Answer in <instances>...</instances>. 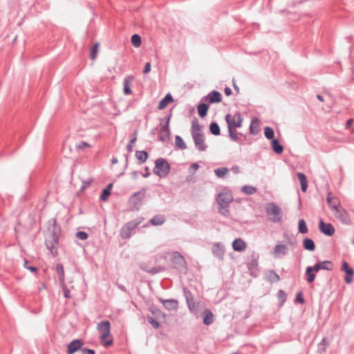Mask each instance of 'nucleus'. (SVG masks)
<instances>
[{"instance_id":"nucleus-1","label":"nucleus","mask_w":354,"mask_h":354,"mask_svg":"<svg viewBox=\"0 0 354 354\" xmlns=\"http://www.w3.org/2000/svg\"><path fill=\"white\" fill-rule=\"evenodd\" d=\"M52 222V227H48V232L47 233L45 238V245L47 249L50 251V254L53 257H56L58 254L57 248L59 245L60 227L57 225V221L55 218H53L49 221L50 223Z\"/></svg>"},{"instance_id":"nucleus-2","label":"nucleus","mask_w":354,"mask_h":354,"mask_svg":"<svg viewBox=\"0 0 354 354\" xmlns=\"http://www.w3.org/2000/svg\"><path fill=\"white\" fill-rule=\"evenodd\" d=\"M202 126L198 122L197 118L192 121L191 133L196 148L200 151H204L207 149V145L205 143V135L201 133Z\"/></svg>"},{"instance_id":"nucleus-3","label":"nucleus","mask_w":354,"mask_h":354,"mask_svg":"<svg viewBox=\"0 0 354 354\" xmlns=\"http://www.w3.org/2000/svg\"><path fill=\"white\" fill-rule=\"evenodd\" d=\"M216 200L219 206L218 212L225 216H227L230 214L228 207L233 201L232 193L228 190H223L217 194Z\"/></svg>"},{"instance_id":"nucleus-4","label":"nucleus","mask_w":354,"mask_h":354,"mask_svg":"<svg viewBox=\"0 0 354 354\" xmlns=\"http://www.w3.org/2000/svg\"><path fill=\"white\" fill-rule=\"evenodd\" d=\"M172 268L180 274H187L188 268L185 257L178 251L171 253Z\"/></svg>"},{"instance_id":"nucleus-5","label":"nucleus","mask_w":354,"mask_h":354,"mask_svg":"<svg viewBox=\"0 0 354 354\" xmlns=\"http://www.w3.org/2000/svg\"><path fill=\"white\" fill-rule=\"evenodd\" d=\"M171 166L164 158H158L155 160L153 172L160 178H165L170 172Z\"/></svg>"},{"instance_id":"nucleus-6","label":"nucleus","mask_w":354,"mask_h":354,"mask_svg":"<svg viewBox=\"0 0 354 354\" xmlns=\"http://www.w3.org/2000/svg\"><path fill=\"white\" fill-rule=\"evenodd\" d=\"M143 217H138L134 220L127 222L120 229V236L122 239H129L131 236V232L143 221Z\"/></svg>"},{"instance_id":"nucleus-7","label":"nucleus","mask_w":354,"mask_h":354,"mask_svg":"<svg viewBox=\"0 0 354 354\" xmlns=\"http://www.w3.org/2000/svg\"><path fill=\"white\" fill-rule=\"evenodd\" d=\"M147 188L143 187L140 191L136 192L132 194L129 198V203L131 204L133 210H139L142 205L143 199L145 197Z\"/></svg>"},{"instance_id":"nucleus-8","label":"nucleus","mask_w":354,"mask_h":354,"mask_svg":"<svg viewBox=\"0 0 354 354\" xmlns=\"http://www.w3.org/2000/svg\"><path fill=\"white\" fill-rule=\"evenodd\" d=\"M225 121L227 124V129H233L241 127L243 122V117L240 112H236L233 116L228 113L225 115Z\"/></svg>"},{"instance_id":"nucleus-9","label":"nucleus","mask_w":354,"mask_h":354,"mask_svg":"<svg viewBox=\"0 0 354 354\" xmlns=\"http://www.w3.org/2000/svg\"><path fill=\"white\" fill-rule=\"evenodd\" d=\"M266 212L268 214L274 215V218L272 219L273 222H280L281 221L282 216L281 214V209L274 203L268 204Z\"/></svg>"},{"instance_id":"nucleus-10","label":"nucleus","mask_w":354,"mask_h":354,"mask_svg":"<svg viewBox=\"0 0 354 354\" xmlns=\"http://www.w3.org/2000/svg\"><path fill=\"white\" fill-rule=\"evenodd\" d=\"M201 101H204L207 104L219 103L222 101V95L219 91L214 90L203 97Z\"/></svg>"},{"instance_id":"nucleus-11","label":"nucleus","mask_w":354,"mask_h":354,"mask_svg":"<svg viewBox=\"0 0 354 354\" xmlns=\"http://www.w3.org/2000/svg\"><path fill=\"white\" fill-rule=\"evenodd\" d=\"M84 345V341L82 339H75L71 341L66 347L67 354H74L78 351H81Z\"/></svg>"},{"instance_id":"nucleus-12","label":"nucleus","mask_w":354,"mask_h":354,"mask_svg":"<svg viewBox=\"0 0 354 354\" xmlns=\"http://www.w3.org/2000/svg\"><path fill=\"white\" fill-rule=\"evenodd\" d=\"M335 217L339 219L342 223L349 225L351 223L348 213L343 208L339 207L335 210Z\"/></svg>"},{"instance_id":"nucleus-13","label":"nucleus","mask_w":354,"mask_h":354,"mask_svg":"<svg viewBox=\"0 0 354 354\" xmlns=\"http://www.w3.org/2000/svg\"><path fill=\"white\" fill-rule=\"evenodd\" d=\"M319 229L322 234L328 236H333L335 231L331 223H326L322 219L319 222Z\"/></svg>"},{"instance_id":"nucleus-14","label":"nucleus","mask_w":354,"mask_h":354,"mask_svg":"<svg viewBox=\"0 0 354 354\" xmlns=\"http://www.w3.org/2000/svg\"><path fill=\"white\" fill-rule=\"evenodd\" d=\"M342 270L346 274L344 281L346 283H351L353 281V276L354 275V270L350 267L349 264L344 261L342 264Z\"/></svg>"},{"instance_id":"nucleus-15","label":"nucleus","mask_w":354,"mask_h":354,"mask_svg":"<svg viewBox=\"0 0 354 354\" xmlns=\"http://www.w3.org/2000/svg\"><path fill=\"white\" fill-rule=\"evenodd\" d=\"M313 267L317 272L320 270L330 271L333 269V263L330 261L325 260L317 262Z\"/></svg>"},{"instance_id":"nucleus-16","label":"nucleus","mask_w":354,"mask_h":354,"mask_svg":"<svg viewBox=\"0 0 354 354\" xmlns=\"http://www.w3.org/2000/svg\"><path fill=\"white\" fill-rule=\"evenodd\" d=\"M158 301L162 303L164 307L168 310H176L178 308V301L176 299H164L162 298H158Z\"/></svg>"},{"instance_id":"nucleus-17","label":"nucleus","mask_w":354,"mask_h":354,"mask_svg":"<svg viewBox=\"0 0 354 354\" xmlns=\"http://www.w3.org/2000/svg\"><path fill=\"white\" fill-rule=\"evenodd\" d=\"M230 138L234 142L243 145V141L246 140V136L236 131V129H227Z\"/></svg>"},{"instance_id":"nucleus-18","label":"nucleus","mask_w":354,"mask_h":354,"mask_svg":"<svg viewBox=\"0 0 354 354\" xmlns=\"http://www.w3.org/2000/svg\"><path fill=\"white\" fill-rule=\"evenodd\" d=\"M212 251L213 254L219 260L223 259L225 249L223 245L221 243H214L212 248Z\"/></svg>"},{"instance_id":"nucleus-19","label":"nucleus","mask_w":354,"mask_h":354,"mask_svg":"<svg viewBox=\"0 0 354 354\" xmlns=\"http://www.w3.org/2000/svg\"><path fill=\"white\" fill-rule=\"evenodd\" d=\"M326 201L329 207L333 210H336L340 207V202L338 198L332 196L331 192H328L326 197Z\"/></svg>"},{"instance_id":"nucleus-20","label":"nucleus","mask_w":354,"mask_h":354,"mask_svg":"<svg viewBox=\"0 0 354 354\" xmlns=\"http://www.w3.org/2000/svg\"><path fill=\"white\" fill-rule=\"evenodd\" d=\"M245 242L241 239H236L232 242V248L236 252L244 251L246 248Z\"/></svg>"},{"instance_id":"nucleus-21","label":"nucleus","mask_w":354,"mask_h":354,"mask_svg":"<svg viewBox=\"0 0 354 354\" xmlns=\"http://www.w3.org/2000/svg\"><path fill=\"white\" fill-rule=\"evenodd\" d=\"M197 109L199 116L201 118H204L207 114L209 109V104L201 100L200 103L197 106Z\"/></svg>"},{"instance_id":"nucleus-22","label":"nucleus","mask_w":354,"mask_h":354,"mask_svg":"<svg viewBox=\"0 0 354 354\" xmlns=\"http://www.w3.org/2000/svg\"><path fill=\"white\" fill-rule=\"evenodd\" d=\"M97 330L101 332V333H111V324L108 320H104L100 322L97 326Z\"/></svg>"},{"instance_id":"nucleus-23","label":"nucleus","mask_w":354,"mask_h":354,"mask_svg":"<svg viewBox=\"0 0 354 354\" xmlns=\"http://www.w3.org/2000/svg\"><path fill=\"white\" fill-rule=\"evenodd\" d=\"M166 221V218L163 214H156L153 216L150 220L149 223L153 226L161 225Z\"/></svg>"},{"instance_id":"nucleus-24","label":"nucleus","mask_w":354,"mask_h":354,"mask_svg":"<svg viewBox=\"0 0 354 354\" xmlns=\"http://www.w3.org/2000/svg\"><path fill=\"white\" fill-rule=\"evenodd\" d=\"M174 101L173 97L171 93H167L165 96L160 101L158 109L159 110H162L167 107V106Z\"/></svg>"},{"instance_id":"nucleus-25","label":"nucleus","mask_w":354,"mask_h":354,"mask_svg":"<svg viewBox=\"0 0 354 354\" xmlns=\"http://www.w3.org/2000/svg\"><path fill=\"white\" fill-rule=\"evenodd\" d=\"M203 324L205 325L209 326L214 322V315L211 310L208 308H205L203 312Z\"/></svg>"},{"instance_id":"nucleus-26","label":"nucleus","mask_w":354,"mask_h":354,"mask_svg":"<svg viewBox=\"0 0 354 354\" xmlns=\"http://www.w3.org/2000/svg\"><path fill=\"white\" fill-rule=\"evenodd\" d=\"M133 80V76L129 75L127 76L123 81L124 85V95H130L132 93V91L130 87L131 82Z\"/></svg>"},{"instance_id":"nucleus-27","label":"nucleus","mask_w":354,"mask_h":354,"mask_svg":"<svg viewBox=\"0 0 354 354\" xmlns=\"http://www.w3.org/2000/svg\"><path fill=\"white\" fill-rule=\"evenodd\" d=\"M250 133L252 135H257L260 131V126L259 122L257 118H254L252 120L250 127Z\"/></svg>"},{"instance_id":"nucleus-28","label":"nucleus","mask_w":354,"mask_h":354,"mask_svg":"<svg viewBox=\"0 0 354 354\" xmlns=\"http://www.w3.org/2000/svg\"><path fill=\"white\" fill-rule=\"evenodd\" d=\"M135 156L138 160L139 165L145 163L149 158L148 152L145 150L136 151Z\"/></svg>"},{"instance_id":"nucleus-29","label":"nucleus","mask_w":354,"mask_h":354,"mask_svg":"<svg viewBox=\"0 0 354 354\" xmlns=\"http://www.w3.org/2000/svg\"><path fill=\"white\" fill-rule=\"evenodd\" d=\"M315 271L313 266H308L306 269L305 274L306 276V281L308 283H313L315 279Z\"/></svg>"},{"instance_id":"nucleus-30","label":"nucleus","mask_w":354,"mask_h":354,"mask_svg":"<svg viewBox=\"0 0 354 354\" xmlns=\"http://www.w3.org/2000/svg\"><path fill=\"white\" fill-rule=\"evenodd\" d=\"M271 147L273 151L277 154H281L283 151V147L280 144L278 139L271 140Z\"/></svg>"},{"instance_id":"nucleus-31","label":"nucleus","mask_w":354,"mask_h":354,"mask_svg":"<svg viewBox=\"0 0 354 354\" xmlns=\"http://www.w3.org/2000/svg\"><path fill=\"white\" fill-rule=\"evenodd\" d=\"M330 343L326 337H324L318 344L317 350L320 354H324Z\"/></svg>"},{"instance_id":"nucleus-32","label":"nucleus","mask_w":354,"mask_h":354,"mask_svg":"<svg viewBox=\"0 0 354 354\" xmlns=\"http://www.w3.org/2000/svg\"><path fill=\"white\" fill-rule=\"evenodd\" d=\"M303 247L305 250L310 252L314 251L316 248L314 241L310 238H305L303 240Z\"/></svg>"},{"instance_id":"nucleus-33","label":"nucleus","mask_w":354,"mask_h":354,"mask_svg":"<svg viewBox=\"0 0 354 354\" xmlns=\"http://www.w3.org/2000/svg\"><path fill=\"white\" fill-rule=\"evenodd\" d=\"M266 280L270 283H273L278 282L280 280V277L274 270H270L266 275Z\"/></svg>"},{"instance_id":"nucleus-34","label":"nucleus","mask_w":354,"mask_h":354,"mask_svg":"<svg viewBox=\"0 0 354 354\" xmlns=\"http://www.w3.org/2000/svg\"><path fill=\"white\" fill-rule=\"evenodd\" d=\"M109 336H111V333H109V334L101 333V335H100V339H101L102 344L105 347H109V346H112L113 344V338L107 339V337Z\"/></svg>"},{"instance_id":"nucleus-35","label":"nucleus","mask_w":354,"mask_h":354,"mask_svg":"<svg viewBox=\"0 0 354 354\" xmlns=\"http://www.w3.org/2000/svg\"><path fill=\"white\" fill-rule=\"evenodd\" d=\"M56 272L58 275L59 283H64V266L61 263H57L56 266Z\"/></svg>"},{"instance_id":"nucleus-36","label":"nucleus","mask_w":354,"mask_h":354,"mask_svg":"<svg viewBox=\"0 0 354 354\" xmlns=\"http://www.w3.org/2000/svg\"><path fill=\"white\" fill-rule=\"evenodd\" d=\"M183 292H184V295L186 299V302H187V306L190 307L192 303H195L194 301L193 295L191 292V291L189 290H188L187 288H183Z\"/></svg>"},{"instance_id":"nucleus-37","label":"nucleus","mask_w":354,"mask_h":354,"mask_svg":"<svg viewBox=\"0 0 354 354\" xmlns=\"http://www.w3.org/2000/svg\"><path fill=\"white\" fill-rule=\"evenodd\" d=\"M288 252V248L285 245L278 244L274 247V253L275 255H279L280 254L286 255Z\"/></svg>"},{"instance_id":"nucleus-38","label":"nucleus","mask_w":354,"mask_h":354,"mask_svg":"<svg viewBox=\"0 0 354 354\" xmlns=\"http://www.w3.org/2000/svg\"><path fill=\"white\" fill-rule=\"evenodd\" d=\"M209 131L214 136H219L221 134V129L216 122H212L209 124Z\"/></svg>"},{"instance_id":"nucleus-39","label":"nucleus","mask_w":354,"mask_h":354,"mask_svg":"<svg viewBox=\"0 0 354 354\" xmlns=\"http://www.w3.org/2000/svg\"><path fill=\"white\" fill-rule=\"evenodd\" d=\"M150 312L152 313L153 315L155 316L156 319H158L160 317H165V314L162 311H161L159 308H156L153 305H152L149 308Z\"/></svg>"},{"instance_id":"nucleus-40","label":"nucleus","mask_w":354,"mask_h":354,"mask_svg":"<svg viewBox=\"0 0 354 354\" xmlns=\"http://www.w3.org/2000/svg\"><path fill=\"white\" fill-rule=\"evenodd\" d=\"M131 44L136 48H138L142 44V38L138 34H133L131 38Z\"/></svg>"},{"instance_id":"nucleus-41","label":"nucleus","mask_w":354,"mask_h":354,"mask_svg":"<svg viewBox=\"0 0 354 354\" xmlns=\"http://www.w3.org/2000/svg\"><path fill=\"white\" fill-rule=\"evenodd\" d=\"M308 229L304 219H300L298 223V232L301 234H306Z\"/></svg>"},{"instance_id":"nucleus-42","label":"nucleus","mask_w":354,"mask_h":354,"mask_svg":"<svg viewBox=\"0 0 354 354\" xmlns=\"http://www.w3.org/2000/svg\"><path fill=\"white\" fill-rule=\"evenodd\" d=\"M264 135L268 140H272L274 139V131L272 127H266L264 129Z\"/></svg>"},{"instance_id":"nucleus-43","label":"nucleus","mask_w":354,"mask_h":354,"mask_svg":"<svg viewBox=\"0 0 354 354\" xmlns=\"http://www.w3.org/2000/svg\"><path fill=\"white\" fill-rule=\"evenodd\" d=\"M227 172L228 169L227 167H219L214 169V174L218 178H224Z\"/></svg>"},{"instance_id":"nucleus-44","label":"nucleus","mask_w":354,"mask_h":354,"mask_svg":"<svg viewBox=\"0 0 354 354\" xmlns=\"http://www.w3.org/2000/svg\"><path fill=\"white\" fill-rule=\"evenodd\" d=\"M175 144L177 147L180 149H185L187 148V145L183 141V139L180 136H176L175 137Z\"/></svg>"},{"instance_id":"nucleus-45","label":"nucleus","mask_w":354,"mask_h":354,"mask_svg":"<svg viewBox=\"0 0 354 354\" xmlns=\"http://www.w3.org/2000/svg\"><path fill=\"white\" fill-rule=\"evenodd\" d=\"M99 43H95L90 50V58L91 59H95L97 57L98 48H99Z\"/></svg>"},{"instance_id":"nucleus-46","label":"nucleus","mask_w":354,"mask_h":354,"mask_svg":"<svg viewBox=\"0 0 354 354\" xmlns=\"http://www.w3.org/2000/svg\"><path fill=\"white\" fill-rule=\"evenodd\" d=\"M241 190L245 194L251 195L256 192L257 188L251 185H244L242 187Z\"/></svg>"},{"instance_id":"nucleus-47","label":"nucleus","mask_w":354,"mask_h":354,"mask_svg":"<svg viewBox=\"0 0 354 354\" xmlns=\"http://www.w3.org/2000/svg\"><path fill=\"white\" fill-rule=\"evenodd\" d=\"M277 297L280 301V306H282L286 301L287 295L283 290H279L277 293Z\"/></svg>"},{"instance_id":"nucleus-48","label":"nucleus","mask_w":354,"mask_h":354,"mask_svg":"<svg viewBox=\"0 0 354 354\" xmlns=\"http://www.w3.org/2000/svg\"><path fill=\"white\" fill-rule=\"evenodd\" d=\"M202 306V302L199 301L197 303H192L190 307H188L189 310L194 313L197 314L198 313L199 308Z\"/></svg>"},{"instance_id":"nucleus-49","label":"nucleus","mask_w":354,"mask_h":354,"mask_svg":"<svg viewBox=\"0 0 354 354\" xmlns=\"http://www.w3.org/2000/svg\"><path fill=\"white\" fill-rule=\"evenodd\" d=\"M147 319L148 322L154 328H159L160 327V323L156 321L154 318H153L150 315L147 316Z\"/></svg>"},{"instance_id":"nucleus-50","label":"nucleus","mask_w":354,"mask_h":354,"mask_svg":"<svg viewBox=\"0 0 354 354\" xmlns=\"http://www.w3.org/2000/svg\"><path fill=\"white\" fill-rule=\"evenodd\" d=\"M160 132L166 133L165 136H170V129H169V125L167 124H163L162 122L160 123Z\"/></svg>"},{"instance_id":"nucleus-51","label":"nucleus","mask_w":354,"mask_h":354,"mask_svg":"<svg viewBox=\"0 0 354 354\" xmlns=\"http://www.w3.org/2000/svg\"><path fill=\"white\" fill-rule=\"evenodd\" d=\"M111 194V192H109L108 190V189H105V188L103 189L102 192V193H101V194L100 196V200L102 201H107L109 197L110 196Z\"/></svg>"},{"instance_id":"nucleus-52","label":"nucleus","mask_w":354,"mask_h":354,"mask_svg":"<svg viewBox=\"0 0 354 354\" xmlns=\"http://www.w3.org/2000/svg\"><path fill=\"white\" fill-rule=\"evenodd\" d=\"M252 257H253L252 259L248 263L247 265L248 270L254 269L258 266V261L257 259L254 258V254H253Z\"/></svg>"},{"instance_id":"nucleus-53","label":"nucleus","mask_w":354,"mask_h":354,"mask_svg":"<svg viewBox=\"0 0 354 354\" xmlns=\"http://www.w3.org/2000/svg\"><path fill=\"white\" fill-rule=\"evenodd\" d=\"M60 285L62 286L64 297H66V299H70L71 297V292L69 289L67 288L65 282L64 283H60Z\"/></svg>"},{"instance_id":"nucleus-54","label":"nucleus","mask_w":354,"mask_h":354,"mask_svg":"<svg viewBox=\"0 0 354 354\" xmlns=\"http://www.w3.org/2000/svg\"><path fill=\"white\" fill-rule=\"evenodd\" d=\"M75 236L80 240H86L88 237V234L84 231H78L75 234Z\"/></svg>"},{"instance_id":"nucleus-55","label":"nucleus","mask_w":354,"mask_h":354,"mask_svg":"<svg viewBox=\"0 0 354 354\" xmlns=\"http://www.w3.org/2000/svg\"><path fill=\"white\" fill-rule=\"evenodd\" d=\"M295 302L302 304H304L305 299L303 297V292L301 291H299L297 293Z\"/></svg>"},{"instance_id":"nucleus-56","label":"nucleus","mask_w":354,"mask_h":354,"mask_svg":"<svg viewBox=\"0 0 354 354\" xmlns=\"http://www.w3.org/2000/svg\"><path fill=\"white\" fill-rule=\"evenodd\" d=\"M165 270V268L163 267H161V266H158V267H153L151 269H150L149 270H148L147 272L151 274H156L160 272H162V271H164Z\"/></svg>"},{"instance_id":"nucleus-57","label":"nucleus","mask_w":354,"mask_h":354,"mask_svg":"<svg viewBox=\"0 0 354 354\" xmlns=\"http://www.w3.org/2000/svg\"><path fill=\"white\" fill-rule=\"evenodd\" d=\"M92 182H93L92 178H88L86 180L82 181V185L81 186L80 191H84L87 187H88L91 185V184L92 183Z\"/></svg>"},{"instance_id":"nucleus-58","label":"nucleus","mask_w":354,"mask_h":354,"mask_svg":"<svg viewBox=\"0 0 354 354\" xmlns=\"http://www.w3.org/2000/svg\"><path fill=\"white\" fill-rule=\"evenodd\" d=\"M136 140H137L136 136H134L133 138H132L128 142V144L127 145V150L128 151L129 153L132 151L133 145L136 141Z\"/></svg>"},{"instance_id":"nucleus-59","label":"nucleus","mask_w":354,"mask_h":354,"mask_svg":"<svg viewBox=\"0 0 354 354\" xmlns=\"http://www.w3.org/2000/svg\"><path fill=\"white\" fill-rule=\"evenodd\" d=\"M297 176L301 184H304L308 182L307 178L304 173L298 172Z\"/></svg>"},{"instance_id":"nucleus-60","label":"nucleus","mask_w":354,"mask_h":354,"mask_svg":"<svg viewBox=\"0 0 354 354\" xmlns=\"http://www.w3.org/2000/svg\"><path fill=\"white\" fill-rule=\"evenodd\" d=\"M24 267L30 270L31 272L37 273V268L35 266H28V261L25 260L24 261Z\"/></svg>"},{"instance_id":"nucleus-61","label":"nucleus","mask_w":354,"mask_h":354,"mask_svg":"<svg viewBox=\"0 0 354 354\" xmlns=\"http://www.w3.org/2000/svg\"><path fill=\"white\" fill-rule=\"evenodd\" d=\"M89 144L84 142V141H81L78 144L76 145V148L78 149H84L85 147H89Z\"/></svg>"},{"instance_id":"nucleus-62","label":"nucleus","mask_w":354,"mask_h":354,"mask_svg":"<svg viewBox=\"0 0 354 354\" xmlns=\"http://www.w3.org/2000/svg\"><path fill=\"white\" fill-rule=\"evenodd\" d=\"M166 133L160 132V136H158V140L161 142H165L167 141L170 136H165Z\"/></svg>"},{"instance_id":"nucleus-63","label":"nucleus","mask_w":354,"mask_h":354,"mask_svg":"<svg viewBox=\"0 0 354 354\" xmlns=\"http://www.w3.org/2000/svg\"><path fill=\"white\" fill-rule=\"evenodd\" d=\"M81 351L83 354H95V350L87 348H82Z\"/></svg>"},{"instance_id":"nucleus-64","label":"nucleus","mask_w":354,"mask_h":354,"mask_svg":"<svg viewBox=\"0 0 354 354\" xmlns=\"http://www.w3.org/2000/svg\"><path fill=\"white\" fill-rule=\"evenodd\" d=\"M150 71H151V64H150V62H147L145 66L143 73L145 74H147V73H149Z\"/></svg>"}]
</instances>
